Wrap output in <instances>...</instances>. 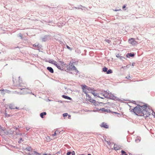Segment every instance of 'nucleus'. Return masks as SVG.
<instances>
[{"instance_id": "1", "label": "nucleus", "mask_w": 155, "mask_h": 155, "mask_svg": "<svg viewBox=\"0 0 155 155\" xmlns=\"http://www.w3.org/2000/svg\"><path fill=\"white\" fill-rule=\"evenodd\" d=\"M133 110L136 115L139 116H143L145 117L149 116L152 111L150 109L145 105L142 106L137 105Z\"/></svg>"}, {"instance_id": "2", "label": "nucleus", "mask_w": 155, "mask_h": 155, "mask_svg": "<svg viewBox=\"0 0 155 155\" xmlns=\"http://www.w3.org/2000/svg\"><path fill=\"white\" fill-rule=\"evenodd\" d=\"M66 70L72 74H77L78 72L76 68L74 66L73 62H70L69 63L67 67Z\"/></svg>"}, {"instance_id": "3", "label": "nucleus", "mask_w": 155, "mask_h": 155, "mask_svg": "<svg viewBox=\"0 0 155 155\" xmlns=\"http://www.w3.org/2000/svg\"><path fill=\"white\" fill-rule=\"evenodd\" d=\"M82 87L83 92L86 94H87V93L91 92L92 89L86 85H84L82 86Z\"/></svg>"}, {"instance_id": "4", "label": "nucleus", "mask_w": 155, "mask_h": 155, "mask_svg": "<svg viewBox=\"0 0 155 155\" xmlns=\"http://www.w3.org/2000/svg\"><path fill=\"white\" fill-rule=\"evenodd\" d=\"M59 63L57 62V65L58 66H55L58 69L60 70H62L63 68V67L65 65L64 62L62 61H59Z\"/></svg>"}, {"instance_id": "5", "label": "nucleus", "mask_w": 155, "mask_h": 155, "mask_svg": "<svg viewBox=\"0 0 155 155\" xmlns=\"http://www.w3.org/2000/svg\"><path fill=\"white\" fill-rule=\"evenodd\" d=\"M128 42L133 46H135L138 44L137 42L135 40L134 38H133L129 39L128 40Z\"/></svg>"}, {"instance_id": "6", "label": "nucleus", "mask_w": 155, "mask_h": 155, "mask_svg": "<svg viewBox=\"0 0 155 155\" xmlns=\"http://www.w3.org/2000/svg\"><path fill=\"white\" fill-rule=\"evenodd\" d=\"M9 108L11 109H16L19 110V108L18 107H16L13 104H10L9 105Z\"/></svg>"}, {"instance_id": "7", "label": "nucleus", "mask_w": 155, "mask_h": 155, "mask_svg": "<svg viewBox=\"0 0 155 155\" xmlns=\"http://www.w3.org/2000/svg\"><path fill=\"white\" fill-rule=\"evenodd\" d=\"M101 127H103L105 128H109V126L107 124V123L104 122L102 123L100 125Z\"/></svg>"}, {"instance_id": "8", "label": "nucleus", "mask_w": 155, "mask_h": 155, "mask_svg": "<svg viewBox=\"0 0 155 155\" xmlns=\"http://www.w3.org/2000/svg\"><path fill=\"white\" fill-rule=\"evenodd\" d=\"M48 62L51 64H53L55 66H58L57 65V62L54 60H53L52 59H50L49 60Z\"/></svg>"}, {"instance_id": "9", "label": "nucleus", "mask_w": 155, "mask_h": 155, "mask_svg": "<svg viewBox=\"0 0 155 155\" xmlns=\"http://www.w3.org/2000/svg\"><path fill=\"white\" fill-rule=\"evenodd\" d=\"M22 89H24V91L26 93H29L31 92V90L28 88H23L22 89H21V90Z\"/></svg>"}, {"instance_id": "10", "label": "nucleus", "mask_w": 155, "mask_h": 155, "mask_svg": "<svg viewBox=\"0 0 155 155\" xmlns=\"http://www.w3.org/2000/svg\"><path fill=\"white\" fill-rule=\"evenodd\" d=\"M86 95L87 99L91 102V101L93 99L88 94H86Z\"/></svg>"}, {"instance_id": "11", "label": "nucleus", "mask_w": 155, "mask_h": 155, "mask_svg": "<svg viewBox=\"0 0 155 155\" xmlns=\"http://www.w3.org/2000/svg\"><path fill=\"white\" fill-rule=\"evenodd\" d=\"M47 69L51 73H53L54 70L51 67H48L47 68Z\"/></svg>"}, {"instance_id": "12", "label": "nucleus", "mask_w": 155, "mask_h": 155, "mask_svg": "<svg viewBox=\"0 0 155 155\" xmlns=\"http://www.w3.org/2000/svg\"><path fill=\"white\" fill-rule=\"evenodd\" d=\"M91 102L95 106H96L97 105H98V103L95 100H92L91 101Z\"/></svg>"}, {"instance_id": "13", "label": "nucleus", "mask_w": 155, "mask_h": 155, "mask_svg": "<svg viewBox=\"0 0 155 155\" xmlns=\"http://www.w3.org/2000/svg\"><path fill=\"white\" fill-rule=\"evenodd\" d=\"M62 97L63 98H64L65 99L69 100H72L71 98L68 96H66L65 95H62Z\"/></svg>"}, {"instance_id": "14", "label": "nucleus", "mask_w": 155, "mask_h": 155, "mask_svg": "<svg viewBox=\"0 0 155 155\" xmlns=\"http://www.w3.org/2000/svg\"><path fill=\"white\" fill-rule=\"evenodd\" d=\"M91 93L94 96H98V94L95 92V91L92 90L91 92Z\"/></svg>"}, {"instance_id": "15", "label": "nucleus", "mask_w": 155, "mask_h": 155, "mask_svg": "<svg viewBox=\"0 0 155 155\" xmlns=\"http://www.w3.org/2000/svg\"><path fill=\"white\" fill-rule=\"evenodd\" d=\"M25 150H28V151H31L32 150V149L31 147H26L25 149Z\"/></svg>"}, {"instance_id": "16", "label": "nucleus", "mask_w": 155, "mask_h": 155, "mask_svg": "<svg viewBox=\"0 0 155 155\" xmlns=\"http://www.w3.org/2000/svg\"><path fill=\"white\" fill-rule=\"evenodd\" d=\"M114 148L115 150H118L120 149V147L117 145H114Z\"/></svg>"}, {"instance_id": "17", "label": "nucleus", "mask_w": 155, "mask_h": 155, "mask_svg": "<svg viewBox=\"0 0 155 155\" xmlns=\"http://www.w3.org/2000/svg\"><path fill=\"white\" fill-rule=\"evenodd\" d=\"M127 57H128L129 56H130V57H134V54H132L131 53H128L127 54Z\"/></svg>"}, {"instance_id": "18", "label": "nucleus", "mask_w": 155, "mask_h": 155, "mask_svg": "<svg viewBox=\"0 0 155 155\" xmlns=\"http://www.w3.org/2000/svg\"><path fill=\"white\" fill-rule=\"evenodd\" d=\"M46 112H43L41 113L40 116L41 118H43L44 115H46Z\"/></svg>"}, {"instance_id": "19", "label": "nucleus", "mask_w": 155, "mask_h": 155, "mask_svg": "<svg viewBox=\"0 0 155 155\" xmlns=\"http://www.w3.org/2000/svg\"><path fill=\"white\" fill-rule=\"evenodd\" d=\"M101 110L102 111H105V112H108L110 111L109 110H108L105 109L104 108H102Z\"/></svg>"}, {"instance_id": "20", "label": "nucleus", "mask_w": 155, "mask_h": 155, "mask_svg": "<svg viewBox=\"0 0 155 155\" xmlns=\"http://www.w3.org/2000/svg\"><path fill=\"white\" fill-rule=\"evenodd\" d=\"M107 68L106 67H104L103 69V71L104 72H107Z\"/></svg>"}, {"instance_id": "21", "label": "nucleus", "mask_w": 155, "mask_h": 155, "mask_svg": "<svg viewBox=\"0 0 155 155\" xmlns=\"http://www.w3.org/2000/svg\"><path fill=\"white\" fill-rule=\"evenodd\" d=\"M112 73V70L111 69L109 70L108 71H107V74H110Z\"/></svg>"}, {"instance_id": "22", "label": "nucleus", "mask_w": 155, "mask_h": 155, "mask_svg": "<svg viewBox=\"0 0 155 155\" xmlns=\"http://www.w3.org/2000/svg\"><path fill=\"white\" fill-rule=\"evenodd\" d=\"M121 152L122 154V155H127V154L126 153L124 150H121Z\"/></svg>"}, {"instance_id": "23", "label": "nucleus", "mask_w": 155, "mask_h": 155, "mask_svg": "<svg viewBox=\"0 0 155 155\" xmlns=\"http://www.w3.org/2000/svg\"><path fill=\"white\" fill-rule=\"evenodd\" d=\"M68 114L67 113H64L63 114V116L64 117H66L68 116Z\"/></svg>"}, {"instance_id": "24", "label": "nucleus", "mask_w": 155, "mask_h": 155, "mask_svg": "<svg viewBox=\"0 0 155 155\" xmlns=\"http://www.w3.org/2000/svg\"><path fill=\"white\" fill-rule=\"evenodd\" d=\"M66 47L68 49L70 50H72V48H70L68 46V45H67L66 46Z\"/></svg>"}, {"instance_id": "25", "label": "nucleus", "mask_w": 155, "mask_h": 155, "mask_svg": "<svg viewBox=\"0 0 155 155\" xmlns=\"http://www.w3.org/2000/svg\"><path fill=\"white\" fill-rule=\"evenodd\" d=\"M71 153L70 151H69L67 152V155H70L71 154Z\"/></svg>"}, {"instance_id": "26", "label": "nucleus", "mask_w": 155, "mask_h": 155, "mask_svg": "<svg viewBox=\"0 0 155 155\" xmlns=\"http://www.w3.org/2000/svg\"><path fill=\"white\" fill-rule=\"evenodd\" d=\"M0 90L1 91H5L8 92V91L7 90H4V89H1Z\"/></svg>"}, {"instance_id": "27", "label": "nucleus", "mask_w": 155, "mask_h": 155, "mask_svg": "<svg viewBox=\"0 0 155 155\" xmlns=\"http://www.w3.org/2000/svg\"><path fill=\"white\" fill-rule=\"evenodd\" d=\"M106 42H108V43H110V41L109 40H106Z\"/></svg>"}, {"instance_id": "28", "label": "nucleus", "mask_w": 155, "mask_h": 155, "mask_svg": "<svg viewBox=\"0 0 155 155\" xmlns=\"http://www.w3.org/2000/svg\"><path fill=\"white\" fill-rule=\"evenodd\" d=\"M116 57L117 58H119L120 57V55L118 54L116 55Z\"/></svg>"}, {"instance_id": "29", "label": "nucleus", "mask_w": 155, "mask_h": 155, "mask_svg": "<svg viewBox=\"0 0 155 155\" xmlns=\"http://www.w3.org/2000/svg\"><path fill=\"white\" fill-rule=\"evenodd\" d=\"M56 132H57V131H55V133H54V134H52V136H55V135H56Z\"/></svg>"}, {"instance_id": "30", "label": "nucleus", "mask_w": 155, "mask_h": 155, "mask_svg": "<svg viewBox=\"0 0 155 155\" xmlns=\"http://www.w3.org/2000/svg\"><path fill=\"white\" fill-rule=\"evenodd\" d=\"M72 155H75V152L74 151H72V152L71 153Z\"/></svg>"}, {"instance_id": "31", "label": "nucleus", "mask_w": 155, "mask_h": 155, "mask_svg": "<svg viewBox=\"0 0 155 155\" xmlns=\"http://www.w3.org/2000/svg\"><path fill=\"white\" fill-rule=\"evenodd\" d=\"M22 140V138H20L19 141H18V143H20L21 142V141Z\"/></svg>"}, {"instance_id": "32", "label": "nucleus", "mask_w": 155, "mask_h": 155, "mask_svg": "<svg viewBox=\"0 0 155 155\" xmlns=\"http://www.w3.org/2000/svg\"><path fill=\"white\" fill-rule=\"evenodd\" d=\"M26 129L27 130H28L30 129V128L29 127H27Z\"/></svg>"}, {"instance_id": "33", "label": "nucleus", "mask_w": 155, "mask_h": 155, "mask_svg": "<svg viewBox=\"0 0 155 155\" xmlns=\"http://www.w3.org/2000/svg\"><path fill=\"white\" fill-rule=\"evenodd\" d=\"M33 47H36L37 46V45H36L35 44H34V45H33Z\"/></svg>"}, {"instance_id": "34", "label": "nucleus", "mask_w": 155, "mask_h": 155, "mask_svg": "<svg viewBox=\"0 0 155 155\" xmlns=\"http://www.w3.org/2000/svg\"><path fill=\"white\" fill-rule=\"evenodd\" d=\"M34 154H38V153L36 151H34Z\"/></svg>"}, {"instance_id": "35", "label": "nucleus", "mask_w": 155, "mask_h": 155, "mask_svg": "<svg viewBox=\"0 0 155 155\" xmlns=\"http://www.w3.org/2000/svg\"><path fill=\"white\" fill-rule=\"evenodd\" d=\"M107 93H105V94L104 95V96L105 97V96H107Z\"/></svg>"}, {"instance_id": "36", "label": "nucleus", "mask_w": 155, "mask_h": 155, "mask_svg": "<svg viewBox=\"0 0 155 155\" xmlns=\"http://www.w3.org/2000/svg\"><path fill=\"white\" fill-rule=\"evenodd\" d=\"M125 7H126V6H125V5H124V6H123V8H125Z\"/></svg>"}, {"instance_id": "37", "label": "nucleus", "mask_w": 155, "mask_h": 155, "mask_svg": "<svg viewBox=\"0 0 155 155\" xmlns=\"http://www.w3.org/2000/svg\"><path fill=\"white\" fill-rule=\"evenodd\" d=\"M16 130H18V128H16Z\"/></svg>"}, {"instance_id": "38", "label": "nucleus", "mask_w": 155, "mask_h": 155, "mask_svg": "<svg viewBox=\"0 0 155 155\" xmlns=\"http://www.w3.org/2000/svg\"><path fill=\"white\" fill-rule=\"evenodd\" d=\"M79 155H84V154H80Z\"/></svg>"}, {"instance_id": "39", "label": "nucleus", "mask_w": 155, "mask_h": 155, "mask_svg": "<svg viewBox=\"0 0 155 155\" xmlns=\"http://www.w3.org/2000/svg\"><path fill=\"white\" fill-rule=\"evenodd\" d=\"M68 117H71V116L70 115H68Z\"/></svg>"}, {"instance_id": "40", "label": "nucleus", "mask_w": 155, "mask_h": 155, "mask_svg": "<svg viewBox=\"0 0 155 155\" xmlns=\"http://www.w3.org/2000/svg\"><path fill=\"white\" fill-rule=\"evenodd\" d=\"M88 155H91V154H88Z\"/></svg>"}, {"instance_id": "41", "label": "nucleus", "mask_w": 155, "mask_h": 155, "mask_svg": "<svg viewBox=\"0 0 155 155\" xmlns=\"http://www.w3.org/2000/svg\"><path fill=\"white\" fill-rule=\"evenodd\" d=\"M21 38H22V36H21Z\"/></svg>"}, {"instance_id": "42", "label": "nucleus", "mask_w": 155, "mask_h": 155, "mask_svg": "<svg viewBox=\"0 0 155 155\" xmlns=\"http://www.w3.org/2000/svg\"><path fill=\"white\" fill-rule=\"evenodd\" d=\"M101 98H103V97H100Z\"/></svg>"}, {"instance_id": "43", "label": "nucleus", "mask_w": 155, "mask_h": 155, "mask_svg": "<svg viewBox=\"0 0 155 155\" xmlns=\"http://www.w3.org/2000/svg\"><path fill=\"white\" fill-rule=\"evenodd\" d=\"M107 143L108 144V141H107Z\"/></svg>"}]
</instances>
